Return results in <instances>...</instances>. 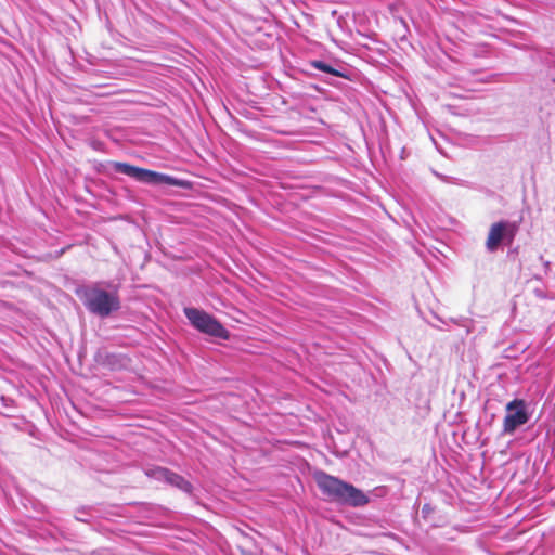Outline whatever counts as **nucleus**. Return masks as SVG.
<instances>
[{
	"label": "nucleus",
	"instance_id": "8",
	"mask_svg": "<svg viewBox=\"0 0 555 555\" xmlns=\"http://www.w3.org/2000/svg\"><path fill=\"white\" fill-rule=\"evenodd\" d=\"M310 66L312 68H315L318 70H321L323 73H326V74H330V75H333L335 77H341V78H347V75L343 72V70H339V69H336L334 68L333 66H331L330 64H327L326 62L324 61H321V60H312L310 61Z\"/></svg>",
	"mask_w": 555,
	"mask_h": 555
},
{
	"label": "nucleus",
	"instance_id": "7",
	"mask_svg": "<svg viewBox=\"0 0 555 555\" xmlns=\"http://www.w3.org/2000/svg\"><path fill=\"white\" fill-rule=\"evenodd\" d=\"M166 483L179 489L180 491H182L189 495H191L193 492V485L189 480H186L183 476H181L172 470L170 472Z\"/></svg>",
	"mask_w": 555,
	"mask_h": 555
},
{
	"label": "nucleus",
	"instance_id": "10",
	"mask_svg": "<svg viewBox=\"0 0 555 555\" xmlns=\"http://www.w3.org/2000/svg\"><path fill=\"white\" fill-rule=\"evenodd\" d=\"M94 508L91 506H83L78 508L75 513V519L81 522H89L90 518L93 517Z\"/></svg>",
	"mask_w": 555,
	"mask_h": 555
},
{
	"label": "nucleus",
	"instance_id": "4",
	"mask_svg": "<svg viewBox=\"0 0 555 555\" xmlns=\"http://www.w3.org/2000/svg\"><path fill=\"white\" fill-rule=\"evenodd\" d=\"M183 312L196 331L224 340L230 338V332L208 312L193 307H185Z\"/></svg>",
	"mask_w": 555,
	"mask_h": 555
},
{
	"label": "nucleus",
	"instance_id": "9",
	"mask_svg": "<svg viewBox=\"0 0 555 555\" xmlns=\"http://www.w3.org/2000/svg\"><path fill=\"white\" fill-rule=\"evenodd\" d=\"M170 469L162 466H153L145 469V475L154 480L167 482Z\"/></svg>",
	"mask_w": 555,
	"mask_h": 555
},
{
	"label": "nucleus",
	"instance_id": "5",
	"mask_svg": "<svg viewBox=\"0 0 555 555\" xmlns=\"http://www.w3.org/2000/svg\"><path fill=\"white\" fill-rule=\"evenodd\" d=\"M506 414L503 420L501 435H514V433L530 420L528 403L524 399H514L505 406Z\"/></svg>",
	"mask_w": 555,
	"mask_h": 555
},
{
	"label": "nucleus",
	"instance_id": "3",
	"mask_svg": "<svg viewBox=\"0 0 555 555\" xmlns=\"http://www.w3.org/2000/svg\"><path fill=\"white\" fill-rule=\"evenodd\" d=\"M113 168L116 172L126 175L135 181L149 185L184 186V182L172 176L137 167L128 163L115 162Z\"/></svg>",
	"mask_w": 555,
	"mask_h": 555
},
{
	"label": "nucleus",
	"instance_id": "1",
	"mask_svg": "<svg viewBox=\"0 0 555 555\" xmlns=\"http://www.w3.org/2000/svg\"><path fill=\"white\" fill-rule=\"evenodd\" d=\"M314 480L325 500L330 502L348 507H363L370 502L361 489L323 470L314 474Z\"/></svg>",
	"mask_w": 555,
	"mask_h": 555
},
{
	"label": "nucleus",
	"instance_id": "6",
	"mask_svg": "<svg viewBox=\"0 0 555 555\" xmlns=\"http://www.w3.org/2000/svg\"><path fill=\"white\" fill-rule=\"evenodd\" d=\"M519 225L515 221H499L491 225L488 238L486 241V248L488 251L493 253L499 249L503 242L511 244L517 232Z\"/></svg>",
	"mask_w": 555,
	"mask_h": 555
},
{
	"label": "nucleus",
	"instance_id": "2",
	"mask_svg": "<svg viewBox=\"0 0 555 555\" xmlns=\"http://www.w3.org/2000/svg\"><path fill=\"white\" fill-rule=\"evenodd\" d=\"M77 295L86 309L101 319L108 318L121 308L118 289L106 291L101 287L100 283L82 287L77 292Z\"/></svg>",
	"mask_w": 555,
	"mask_h": 555
},
{
	"label": "nucleus",
	"instance_id": "11",
	"mask_svg": "<svg viewBox=\"0 0 555 555\" xmlns=\"http://www.w3.org/2000/svg\"><path fill=\"white\" fill-rule=\"evenodd\" d=\"M433 512H434V507L429 503H426L423 505V507H422L423 517H427Z\"/></svg>",
	"mask_w": 555,
	"mask_h": 555
}]
</instances>
